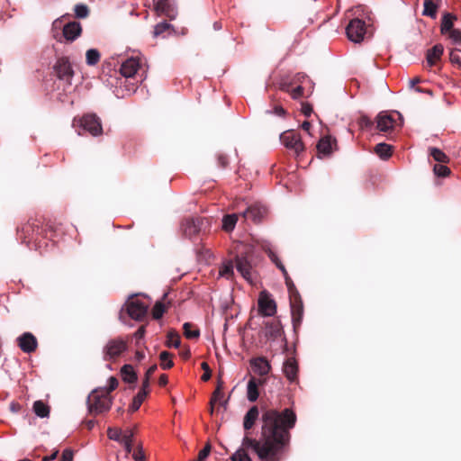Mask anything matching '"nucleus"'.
<instances>
[{"label": "nucleus", "instance_id": "1", "mask_svg": "<svg viewBox=\"0 0 461 461\" xmlns=\"http://www.w3.org/2000/svg\"><path fill=\"white\" fill-rule=\"evenodd\" d=\"M262 438L264 442L245 436L241 447L230 456L232 461H252L246 449H252L260 461H279L280 455L290 441V429L296 422L293 410L282 411L269 409L262 414Z\"/></svg>", "mask_w": 461, "mask_h": 461}, {"label": "nucleus", "instance_id": "2", "mask_svg": "<svg viewBox=\"0 0 461 461\" xmlns=\"http://www.w3.org/2000/svg\"><path fill=\"white\" fill-rule=\"evenodd\" d=\"M121 75L125 78V82L129 81V86H126L127 91L134 93L138 87V83L142 82L145 77L141 61L139 58H129L125 59L120 68Z\"/></svg>", "mask_w": 461, "mask_h": 461}, {"label": "nucleus", "instance_id": "3", "mask_svg": "<svg viewBox=\"0 0 461 461\" xmlns=\"http://www.w3.org/2000/svg\"><path fill=\"white\" fill-rule=\"evenodd\" d=\"M88 412L92 415H99L107 412L113 405V397L108 394L105 387L94 389L86 400Z\"/></svg>", "mask_w": 461, "mask_h": 461}, {"label": "nucleus", "instance_id": "4", "mask_svg": "<svg viewBox=\"0 0 461 461\" xmlns=\"http://www.w3.org/2000/svg\"><path fill=\"white\" fill-rule=\"evenodd\" d=\"M73 127L78 135L88 132L92 136H98L103 132L100 119L95 114H86L79 119L75 118Z\"/></svg>", "mask_w": 461, "mask_h": 461}, {"label": "nucleus", "instance_id": "5", "mask_svg": "<svg viewBox=\"0 0 461 461\" xmlns=\"http://www.w3.org/2000/svg\"><path fill=\"white\" fill-rule=\"evenodd\" d=\"M127 348V341L122 338L111 339L103 348V359L104 361H113L125 352Z\"/></svg>", "mask_w": 461, "mask_h": 461}, {"label": "nucleus", "instance_id": "6", "mask_svg": "<svg viewBox=\"0 0 461 461\" xmlns=\"http://www.w3.org/2000/svg\"><path fill=\"white\" fill-rule=\"evenodd\" d=\"M280 140L286 149L292 150L296 156L304 151V144L302 141L301 135L293 130L281 133Z\"/></svg>", "mask_w": 461, "mask_h": 461}, {"label": "nucleus", "instance_id": "7", "mask_svg": "<svg viewBox=\"0 0 461 461\" xmlns=\"http://www.w3.org/2000/svg\"><path fill=\"white\" fill-rule=\"evenodd\" d=\"M235 267L240 276L249 284L256 279V272L253 265L246 254H239L235 258Z\"/></svg>", "mask_w": 461, "mask_h": 461}, {"label": "nucleus", "instance_id": "8", "mask_svg": "<svg viewBox=\"0 0 461 461\" xmlns=\"http://www.w3.org/2000/svg\"><path fill=\"white\" fill-rule=\"evenodd\" d=\"M126 312L135 321H142L148 312V305L140 299L131 296L126 302Z\"/></svg>", "mask_w": 461, "mask_h": 461}, {"label": "nucleus", "instance_id": "9", "mask_svg": "<svg viewBox=\"0 0 461 461\" xmlns=\"http://www.w3.org/2000/svg\"><path fill=\"white\" fill-rule=\"evenodd\" d=\"M366 32V23L358 18L352 19L346 28L348 40L355 43L361 42L364 40Z\"/></svg>", "mask_w": 461, "mask_h": 461}, {"label": "nucleus", "instance_id": "10", "mask_svg": "<svg viewBox=\"0 0 461 461\" xmlns=\"http://www.w3.org/2000/svg\"><path fill=\"white\" fill-rule=\"evenodd\" d=\"M54 71L59 80L71 85L74 71L68 58H59L54 65Z\"/></svg>", "mask_w": 461, "mask_h": 461}, {"label": "nucleus", "instance_id": "11", "mask_svg": "<svg viewBox=\"0 0 461 461\" xmlns=\"http://www.w3.org/2000/svg\"><path fill=\"white\" fill-rule=\"evenodd\" d=\"M261 248L266 253H267L271 261L273 263H275L276 266L281 270V272L283 273L284 277L285 279L286 286H287L288 290L290 292H292V290L294 288V285L293 284V281L291 280V278L288 276V273H287L285 266L282 264V262L279 260L277 255L272 249V245L268 241H264L261 244Z\"/></svg>", "mask_w": 461, "mask_h": 461}, {"label": "nucleus", "instance_id": "12", "mask_svg": "<svg viewBox=\"0 0 461 461\" xmlns=\"http://www.w3.org/2000/svg\"><path fill=\"white\" fill-rule=\"evenodd\" d=\"M203 224L202 218H187L183 221L181 230L186 238L193 239L201 231Z\"/></svg>", "mask_w": 461, "mask_h": 461}, {"label": "nucleus", "instance_id": "13", "mask_svg": "<svg viewBox=\"0 0 461 461\" xmlns=\"http://www.w3.org/2000/svg\"><path fill=\"white\" fill-rule=\"evenodd\" d=\"M258 311L264 316H273L276 312V302L267 292H261L258 297Z\"/></svg>", "mask_w": 461, "mask_h": 461}, {"label": "nucleus", "instance_id": "14", "mask_svg": "<svg viewBox=\"0 0 461 461\" xmlns=\"http://www.w3.org/2000/svg\"><path fill=\"white\" fill-rule=\"evenodd\" d=\"M154 6L158 15H165L174 20L177 15V10L171 0H153Z\"/></svg>", "mask_w": 461, "mask_h": 461}, {"label": "nucleus", "instance_id": "15", "mask_svg": "<svg viewBox=\"0 0 461 461\" xmlns=\"http://www.w3.org/2000/svg\"><path fill=\"white\" fill-rule=\"evenodd\" d=\"M17 344L24 353L33 352L38 346L36 338L31 332H24L17 338Z\"/></svg>", "mask_w": 461, "mask_h": 461}, {"label": "nucleus", "instance_id": "16", "mask_svg": "<svg viewBox=\"0 0 461 461\" xmlns=\"http://www.w3.org/2000/svg\"><path fill=\"white\" fill-rule=\"evenodd\" d=\"M267 209L260 203H253L249 205L241 215L246 220H250L254 222L259 221L263 216L266 214Z\"/></svg>", "mask_w": 461, "mask_h": 461}, {"label": "nucleus", "instance_id": "17", "mask_svg": "<svg viewBox=\"0 0 461 461\" xmlns=\"http://www.w3.org/2000/svg\"><path fill=\"white\" fill-rule=\"evenodd\" d=\"M82 32L81 24L78 22L73 21L66 23L63 26V37L69 41H75Z\"/></svg>", "mask_w": 461, "mask_h": 461}, {"label": "nucleus", "instance_id": "18", "mask_svg": "<svg viewBox=\"0 0 461 461\" xmlns=\"http://www.w3.org/2000/svg\"><path fill=\"white\" fill-rule=\"evenodd\" d=\"M306 78V76L302 73H297L296 75L290 77H282L279 82V88L285 92H290V88L296 85H301L303 80Z\"/></svg>", "mask_w": 461, "mask_h": 461}, {"label": "nucleus", "instance_id": "19", "mask_svg": "<svg viewBox=\"0 0 461 461\" xmlns=\"http://www.w3.org/2000/svg\"><path fill=\"white\" fill-rule=\"evenodd\" d=\"M250 366L253 372L261 376L267 375L271 369L269 362L262 357L252 358L250 360Z\"/></svg>", "mask_w": 461, "mask_h": 461}, {"label": "nucleus", "instance_id": "20", "mask_svg": "<svg viewBox=\"0 0 461 461\" xmlns=\"http://www.w3.org/2000/svg\"><path fill=\"white\" fill-rule=\"evenodd\" d=\"M283 371L286 378L294 383L297 380L298 365L294 358L289 357L284 363Z\"/></svg>", "mask_w": 461, "mask_h": 461}, {"label": "nucleus", "instance_id": "21", "mask_svg": "<svg viewBox=\"0 0 461 461\" xmlns=\"http://www.w3.org/2000/svg\"><path fill=\"white\" fill-rule=\"evenodd\" d=\"M376 123L377 129L385 132L393 128L395 122L391 114L382 112L376 117Z\"/></svg>", "mask_w": 461, "mask_h": 461}, {"label": "nucleus", "instance_id": "22", "mask_svg": "<svg viewBox=\"0 0 461 461\" xmlns=\"http://www.w3.org/2000/svg\"><path fill=\"white\" fill-rule=\"evenodd\" d=\"M282 325L277 320H272L266 323L265 334L268 339H276L282 335Z\"/></svg>", "mask_w": 461, "mask_h": 461}, {"label": "nucleus", "instance_id": "23", "mask_svg": "<svg viewBox=\"0 0 461 461\" xmlns=\"http://www.w3.org/2000/svg\"><path fill=\"white\" fill-rule=\"evenodd\" d=\"M444 48L441 44H436L431 49L428 50L426 59L429 67L435 65L436 61L440 59L443 54Z\"/></svg>", "mask_w": 461, "mask_h": 461}, {"label": "nucleus", "instance_id": "24", "mask_svg": "<svg viewBox=\"0 0 461 461\" xmlns=\"http://www.w3.org/2000/svg\"><path fill=\"white\" fill-rule=\"evenodd\" d=\"M259 411L257 406H252L245 414L243 427L246 430L250 429L258 419Z\"/></svg>", "mask_w": 461, "mask_h": 461}, {"label": "nucleus", "instance_id": "25", "mask_svg": "<svg viewBox=\"0 0 461 461\" xmlns=\"http://www.w3.org/2000/svg\"><path fill=\"white\" fill-rule=\"evenodd\" d=\"M259 381H258L255 377H251L247 384V398L249 402H254L258 400L259 396L258 393V384Z\"/></svg>", "mask_w": 461, "mask_h": 461}, {"label": "nucleus", "instance_id": "26", "mask_svg": "<svg viewBox=\"0 0 461 461\" xmlns=\"http://www.w3.org/2000/svg\"><path fill=\"white\" fill-rule=\"evenodd\" d=\"M332 140L330 137L321 138L317 144V150L320 155L328 156L332 152Z\"/></svg>", "mask_w": 461, "mask_h": 461}, {"label": "nucleus", "instance_id": "27", "mask_svg": "<svg viewBox=\"0 0 461 461\" xmlns=\"http://www.w3.org/2000/svg\"><path fill=\"white\" fill-rule=\"evenodd\" d=\"M219 275L226 279H230L234 276V264L231 260H225L220 267Z\"/></svg>", "mask_w": 461, "mask_h": 461}, {"label": "nucleus", "instance_id": "28", "mask_svg": "<svg viewBox=\"0 0 461 461\" xmlns=\"http://www.w3.org/2000/svg\"><path fill=\"white\" fill-rule=\"evenodd\" d=\"M122 380L129 384H133L137 381V375L131 365H124L121 369Z\"/></svg>", "mask_w": 461, "mask_h": 461}, {"label": "nucleus", "instance_id": "29", "mask_svg": "<svg viewBox=\"0 0 461 461\" xmlns=\"http://www.w3.org/2000/svg\"><path fill=\"white\" fill-rule=\"evenodd\" d=\"M291 312H292V321L294 329L300 325L303 319V305L301 303H292L291 304Z\"/></svg>", "mask_w": 461, "mask_h": 461}, {"label": "nucleus", "instance_id": "30", "mask_svg": "<svg viewBox=\"0 0 461 461\" xmlns=\"http://www.w3.org/2000/svg\"><path fill=\"white\" fill-rule=\"evenodd\" d=\"M456 17L449 13L444 14L441 20V33L447 34L449 31L453 30V22Z\"/></svg>", "mask_w": 461, "mask_h": 461}, {"label": "nucleus", "instance_id": "31", "mask_svg": "<svg viewBox=\"0 0 461 461\" xmlns=\"http://www.w3.org/2000/svg\"><path fill=\"white\" fill-rule=\"evenodd\" d=\"M148 394V391L140 390L138 393L134 396L132 402L131 403L129 407V411L131 412H134L138 411L142 404L143 401L145 400L146 396Z\"/></svg>", "mask_w": 461, "mask_h": 461}, {"label": "nucleus", "instance_id": "32", "mask_svg": "<svg viewBox=\"0 0 461 461\" xmlns=\"http://www.w3.org/2000/svg\"><path fill=\"white\" fill-rule=\"evenodd\" d=\"M375 151L382 159H387L392 156V146L381 142L375 146Z\"/></svg>", "mask_w": 461, "mask_h": 461}, {"label": "nucleus", "instance_id": "33", "mask_svg": "<svg viewBox=\"0 0 461 461\" xmlns=\"http://www.w3.org/2000/svg\"><path fill=\"white\" fill-rule=\"evenodd\" d=\"M33 411L35 414L40 418H46L50 414L49 406L41 401H36L33 403Z\"/></svg>", "mask_w": 461, "mask_h": 461}, {"label": "nucleus", "instance_id": "34", "mask_svg": "<svg viewBox=\"0 0 461 461\" xmlns=\"http://www.w3.org/2000/svg\"><path fill=\"white\" fill-rule=\"evenodd\" d=\"M237 221L238 215L235 213L225 215L222 219L223 230H225L226 231H231L235 228Z\"/></svg>", "mask_w": 461, "mask_h": 461}, {"label": "nucleus", "instance_id": "35", "mask_svg": "<svg viewBox=\"0 0 461 461\" xmlns=\"http://www.w3.org/2000/svg\"><path fill=\"white\" fill-rule=\"evenodd\" d=\"M424 9L422 14L425 16H429L431 18H436L438 5L434 4L431 0H424L423 3Z\"/></svg>", "mask_w": 461, "mask_h": 461}, {"label": "nucleus", "instance_id": "36", "mask_svg": "<svg viewBox=\"0 0 461 461\" xmlns=\"http://www.w3.org/2000/svg\"><path fill=\"white\" fill-rule=\"evenodd\" d=\"M100 60V52L96 49H90L86 53V61L88 66H95Z\"/></svg>", "mask_w": 461, "mask_h": 461}, {"label": "nucleus", "instance_id": "37", "mask_svg": "<svg viewBox=\"0 0 461 461\" xmlns=\"http://www.w3.org/2000/svg\"><path fill=\"white\" fill-rule=\"evenodd\" d=\"M429 155L439 163H447L449 161L448 157L438 148H430Z\"/></svg>", "mask_w": 461, "mask_h": 461}, {"label": "nucleus", "instance_id": "38", "mask_svg": "<svg viewBox=\"0 0 461 461\" xmlns=\"http://www.w3.org/2000/svg\"><path fill=\"white\" fill-rule=\"evenodd\" d=\"M166 344L169 348H171V347L176 348H179L180 344H181V340H180V337H179L178 333H176L174 330H170L167 333Z\"/></svg>", "mask_w": 461, "mask_h": 461}, {"label": "nucleus", "instance_id": "39", "mask_svg": "<svg viewBox=\"0 0 461 461\" xmlns=\"http://www.w3.org/2000/svg\"><path fill=\"white\" fill-rule=\"evenodd\" d=\"M184 334L187 339H196L200 336L198 329H193V325L189 322H185L183 325Z\"/></svg>", "mask_w": 461, "mask_h": 461}, {"label": "nucleus", "instance_id": "40", "mask_svg": "<svg viewBox=\"0 0 461 461\" xmlns=\"http://www.w3.org/2000/svg\"><path fill=\"white\" fill-rule=\"evenodd\" d=\"M223 399V393L222 391H219V389H215L212 398H211V405L213 406L215 403H219L221 405H225L227 403L226 401H222ZM213 412V407H211V413Z\"/></svg>", "mask_w": 461, "mask_h": 461}, {"label": "nucleus", "instance_id": "41", "mask_svg": "<svg viewBox=\"0 0 461 461\" xmlns=\"http://www.w3.org/2000/svg\"><path fill=\"white\" fill-rule=\"evenodd\" d=\"M161 361V367L163 369H169L173 366L174 363L171 359V354L167 351H162L159 356Z\"/></svg>", "mask_w": 461, "mask_h": 461}, {"label": "nucleus", "instance_id": "42", "mask_svg": "<svg viewBox=\"0 0 461 461\" xmlns=\"http://www.w3.org/2000/svg\"><path fill=\"white\" fill-rule=\"evenodd\" d=\"M75 15L77 18L83 19L87 17L89 14V9L86 5L84 4H77L74 7Z\"/></svg>", "mask_w": 461, "mask_h": 461}, {"label": "nucleus", "instance_id": "43", "mask_svg": "<svg viewBox=\"0 0 461 461\" xmlns=\"http://www.w3.org/2000/svg\"><path fill=\"white\" fill-rule=\"evenodd\" d=\"M434 174L439 177L447 176L450 174V169L442 164H436L433 167Z\"/></svg>", "mask_w": 461, "mask_h": 461}, {"label": "nucleus", "instance_id": "44", "mask_svg": "<svg viewBox=\"0 0 461 461\" xmlns=\"http://www.w3.org/2000/svg\"><path fill=\"white\" fill-rule=\"evenodd\" d=\"M122 430L118 428L109 427L107 429V436L111 440H114L120 443L122 438Z\"/></svg>", "mask_w": 461, "mask_h": 461}, {"label": "nucleus", "instance_id": "45", "mask_svg": "<svg viewBox=\"0 0 461 461\" xmlns=\"http://www.w3.org/2000/svg\"><path fill=\"white\" fill-rule=\"evenodd\" d=\"M171 28V24L167 22H161L158 23L154 28V36L158 37L162 35L165 32Z\"/></svg>", "mask_w": 461, "mask_h": 461}, {"label": "nucleus", "instance_id": "46", "mask_svg": "<svg viewBox=\"0 0 461 461\" xmlns=\"http://www.w3.org/2000/svg\"><path fill=\"white\" fill-rule=\"evenodd\" d=\"M288 93L293 99H299L303 95V87L301 85L294 86Z\"/></svg>", "mask_w": 461, "mask_h": 461}, {"label": "nucleus", "instance_id": "47", "mask_svg": "<svg viewBox=\"0 0 461 461\" xmlns=\"http://www.w3.org/2000/svg\"><path fill=\"white\" fill-rule=\"evenodd\" d=\"M165 312V306L161 303H157L152 310V315L153 318L156 320H158L162 317L163 313Z\"/></svg>", "mask_w": 461, "mask_h": 461}, {"label": "nucleus", "instance_id": "48", "mask_svg": "<svg viewBox=\"0 0 461 461\" xmlns=\"http://www.w3.org/2000/svg\"><path fill=\"white\" fill-rule=\"evenodd\" d=\"M450 61L461 67V50L454 49L450 51Z\"/></svg>", "mask_w": 461, "mask_h": 461}, {"label": "nucleus", "instance_id": "49", "mask_svg": "<svg viewBox=\"0 0 461 461\" xmlns=\"http://www.w3.org/2000/svg\"><path fill=\"white\" fill-rule=\"evenodd\" d=\"M447 34H448L451 41L456 44H461V32L457 29H453L449 31Z\"/></svg>", "mask_w": 461, "mask_h": 461}, {"label": "nucleus", "instance_id": "50", "mask_svg": "<svg viewBox=\"0 0 461 461\" xmlns=\"http://www.w3.org/2000/svg\"><path fill=\"white\" fill-rule=\"evenodd\" d=\"M134 433L131 429H125L122 431L120 443H132Z\"/></svg>", "mask_w": 461, "mask_h": 461}, {"label": "nucleus", "instance_id": "51", "mask_svg": "<svg viewBox=\"0 0 461 461\" xmlns=\"http://www.w3.org/2000/svg\"><path fill=\"white\" fill-rule=\"evenodd\" d=\"M201 367L204 371L203 375H202V380L208 381L212 376V371L209 367V365L206 362H203L201 364Z\"/></svg>", "mask_w": 461, "mask_h": 461}, {"label": "nucleus", "instance_id": "52", "mask_svg": "<svg viewBox=\"0 0 461 461\" xmlns=\"http://www.w3.org/2000/svg\"><path fill=\"white\" fill-rule=\"evenodd\" d=\"M118 386V380L114 376H111L108 379V385L104 386L106 390H108V394L111 395V393L115 390Z\"/></svg>", "mask_w": 461, "mask_h": 461}, {"label": "nucleus", "instance_id": "53", "mask_svg": "<svg viewBox=\"0 0 461 461\" xmlns=\"http://www.w3.org/2000/svg\"><path fill=\"white\" fill-rule=\"evenodd\" d=\"M210 451H211V446L206 445L203 449L200 450V452L198 454L197 461H204L207 458V456H209Z\"/></svg>", "mask_w": 461, "mask_h": 461}, {"label": "nucleus", "instance_id": "54", "mask_svg": "<svg viewBox=\"0 0 461 461\" xmlns=\"http://www.w3.org/2000/svg\"><path fill=\"white\" fill-rule=\"evenodd\" d=\"M132 457L135 461H145V456L141 447H139L138 450L134 451L132 454Z\"/></svg>", "mask_w": 461, "mask_h": 461}, {"label": "nucleus", "instance_id": "55", "mask_svg": "<svg viewBox=\"0 0 461 461\" xmlns=\"http://www.w3.org/2000/svg\"><path fill=\"white\" fill-rule=\"evenodd\" d=\"M65 24L63 23V17L61 18H58L56 19L53 23H52V30L53 31H59V30H62L63 31V26Z\"/></svg>", "mask_w": 461, "mask_h": 461}, {"label": "nucleus", "instance_id": "56", "mask_svg": "<svg viewBox=\"0 0 461 461\" xmlns=\"http://www.w3.org/2000/svg\"><path fill=\"white\" fill-rule=\"evenodd\" d=\"M217 161L220 167H225L228 165V158L223 154H218L217 156Z\"/></svg>", "mask_w": 461, "mask_h": 461}, {"label": "nucleus", "instance_id": "57", "mask_svg": "<svg viewBox=\"0 0 461 461\" xmlns=\"http://www.w3.org/2000/svg\"><path fill=\"white\" fill-rule=\"evenodd\" d=\"M61 461H73V453L69 449H66L62 453Z\"/></svg>", "mask_w": 461, "mask_h": 461}, {"label": "nucleus", "instance_id": "58", "mask_svg": "<svg viewBox=\"0 0 461 461\" xmlns=\"http://www.w3.org/2000/svg\"><path fill=\"white\" fill-rule=\"evenodd\" d=\"M273 113L279 117H282L285 114V109L279 105H277L274 108Z\"/></svg>", "mask_w": 461, "mask_h": 461}, {"label": "nucleus", "instance_id": "59", "mask_svg": "<svg viewBox=\"0 0 461 461\" xmlns=\"http://www.w3.org/2000/svg\"><path fill=\"white\" fill-rule=\"evenodd\" d=\"M149 378L145 376V379L142 382V386H141L140 390L149 392Z\"/></svg>", "mask_w": 461, "mask_h": 461}, {"label": "nucleus", "instance_id": "60", "mask_svg": "<svg viewBox=\"0 0 461 461\" xmlns=\"http://www.w3.org/2000/svg\"><path fill=\"white\" fill-rule=\"evenodd\" d=\"M312 112V109L310 105L306 104L303 106V113L305 116H310Z\"/></svg>", "mask_w": 461, "mask_h": 461}, {"label": "nucleus", "instance_id": "61", "mask_svg": "<svg viewBox=\"0 0 461 461\" xmlns=\"http://www.w3.org/2000/svg\"><path fill=\"white\" fill-rule=\"evenodd\" d=\"M420 82V79L419 77H414L410 80V87L414 90L416 85Z\"/></svg>", "mask_w": 461, "mask_h": 461}, {"label": "nucleus", "instance_id": "62", "mask_svg": "<svg viewBox=\"0 0 461 461\" xmlns=\"http://www.w3.org/2000/svg\"><path fill=\"white\" fill-rule=\"evenodd\" d=\"M157 369V365H153L151 366L146 372V375L145 376L146 377H149L150 378V376L152 375V374L155 372V370Z\"/></svg>", "mask_w": 461, "mask_h": 461}, {"label": "nucleus", "instance_id": "63", "mask_svg": "<svg viewBox=\"0 0 461 461\" xmlns=\"http://www.w3.org/2000/svg\"><path fill=\"white\" fill-rule=\"evenodd\" d=\"M58 451L53 452L50 456H46L42 458V461H51L57 457Z\"/></svg>", "mask_w": 461, "mask_h": 461}, {"label": "nucleus", "instance_id": "64", "mask_svg": "<svg viewBox=\"0 0 461 461\" xmlns=\"http://www.w3.org/2000/svg\"><path fill=\"white\" fill-rule=\"evenodd\" d=\"M158 383L162 386L166 385L167 384V376L166 375H161Z\"/></svg>", "mask_w": 461, "mask_h": 461}]
</instances>
